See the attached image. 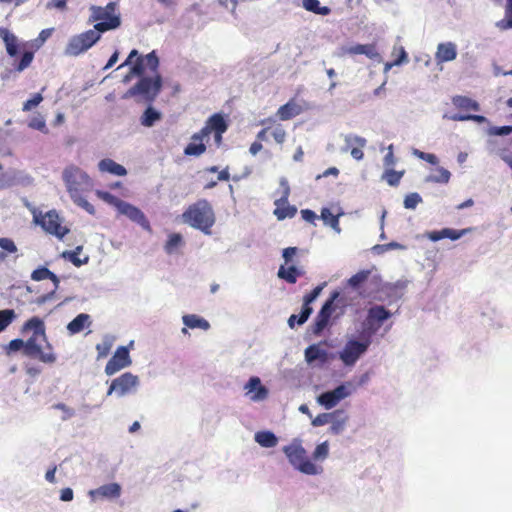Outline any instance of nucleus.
<instances>
[{
	"mask_svg": "<svg viewBox=\"0 0 512 512\" xmlns=\"http://www.w3.org/2000/svg\"><path fill=\"white\" fill-rule=\"evenodd\" d=\"M150 76H141L136 85L131 87L123 96V98H130L133 96H141L145 101H153L159 94L162 88V77L156 70L151 72Z\"/></svg>",
	"mask_w": 512,
	"mask_h": 512,
	"instance_id": "nucleus-5",
	"label": "nucleus"
},
{
	"mask_svg": "<svg viewBox=\"0 0 512 512\" xmlns=\"http://www.w3.org/2000/svg\"><path fill=\"white\" fill-rule=\"evenodd\" d=\"M43 101V97L40 93L35 94L31 99L27 100L23 104V111H30L34 107L38 106Z\"/></svg>",
	"mask_w": 512,
	"mask_h": 512,
	"instance_id": "nucleus-54",
	"label": "nucleus"
},
{
	"mask_svg": "<svg viewBox=\"0 0 512 512\" xmlns=\"http://www.w3.org/2000/svg\"><path fill=\"white\" fill-rule=\"evenodd\" d=\"M0 36L6 45V50L9 55L14 56L17 53L16 37L9 33L6 29H0Z\"/></svg>",
	"mask_w": 512,
	"mask_h": 512,
	"instance_id": "nucleus-39",
	"label": "nucleus"
},
{
	"mask_svg": "<svg viewBox=\"0 0 512 512\" xmlns=\"http://www.w3.org/2000/svg\"><path fill=\"white\" fill-rule=\"evenodd\" d=\"M330 454V444L328 441L321 442L317 444L311 454L310 460L315 463H319L322 465L326 459H328Z\"/></svg>",
	"mask_w": 512,
	"mask_h": 512,
	"instance_id": "nucleus-30",
	"label": "nucleus"
},
{
	"mask_svg": "<svg viewBox=\"0 0 512 512\" xmlns=\"http://www.w3.org/2000/svg\"><path fill=\"white\" fill-rule=\"evenodd\" d=\"M139 387V377L131 372H125L111 381L107 396L115 395L117 398H123L137 393Z\"/></svg>",
	"mask_w": 512,
	"mask_h": 512,
	"instance_id": "nucleus-7",
	"label": "nucleus"
},
{
	"mask_svg": "<svg viewBox=\"0 0 512 512\" xmlns=\"http://www.w3.org/2000/svg\"><path fill=\"white\" fill-rule=\"evenodd\" d=\"M272 136L278 144H282L286 139V131L281 125H277L272 131Z\"/></svg>",
	"mask_w": 512,
	"mask_h": 512,
	"instance_id": "nucleus-57",
	"label": "nucleus"
},
{
	"mask_svg": "<svg viewBox=\"0 0 512 512\" xmlns=\"http://www.w3.org/2000/svg\"><path fill=\"white\" fill-rule=\"evenodd\" d=\"M33 60V54L31 52H26L22 56L20 63L17 67L18 71H23L25 68H27Z\"/></svg>",
	"mask_w": 512,
	"mask_h": 512,
	"instance_id": "nucleus-61",
	"label": "nucleus"
},
{
	"mask_svg": "<svg viewBox=\"0 0 512 512\" xmlns=\"http://www.w3.org/2000/svg\"><path fill=\"white\" fill-rule=\"evenodd\" d=\"M326 357L327 352L321 349L318 345H310L305 349V360L309 364H312L317 360L324 362Z\"/></svg>",
	"mask_w": 512,
	"mask_h": 512,
	"instance_id": "nucleus-31",
	"label": "nucleus"
},
{
	"mask_svg": "<svg viewBox=\"0 0 512 512\" xmlns=\"http://www.w3.org/2000/svg\"><path fill=\"white\" fill-rule=\"evenodd\" d=\"M354 391L355 387L351 382H344L333 390H329L318 395L316 397V402L326 410H331L341 401L350 397Z\"/></svg>",
	"mask_w": 512,
	"mask_h": 512,
	"instance_id": "nucleus-9",
	"label": "nucleus"
},
{
	"mask_svg": "<svg viewBox=\"0 0 512 512\" xmlns=\"http://www.w3.org/2000/svg\"><path fill=\"white\" fill-rule=\"evenodd\" d=\"M289 465L297 472L306 476H318L324 472L323 465L312 462L303 446V440L295 437L282 447Z\"/></svg>",
	"mask_w": 512,
	"mask_h": 512,
	"instance_id": "nucleus-2",
	"label": "nucleus"
},
{
	"mask_svg": "<svg viewBox=\"0 0 512 512\" xmlns=\"http://www.w3.org/2000/svg\"><path fill=\"white\" fill-rule=\"evenodd\" d=\"M114 341L115 337L112 335L106 334L103 336L101 342L96 345L97 359L105 358L109 354Z\"/></svg>",
	"mask_w": 512,
	"mask_h": 512,
	"instance_id": "nucleus-34",
	"label": "nucleus"
},
{
	"mask_svg": "<svg viewBox=\"0 0 512 512\" xmlns=\"http://www.w3.org/2000/svg\"><path fill=\"white\" fill-rule=\"evenodd\" d=\"M339 304L344 306L345 302L340 298V293L338 291H335L332 293L331 297L324 303L316 317L315 324L313 327V332L315 334H319L327 326L330 317L332 316L335 308Z\"/></svg>",
	"mask_w": 512,
	"mask_h": 512,
	"instance_id": "nucleus-11",
	"label": "nucleus"
},
{
	"mask_svg": "<svg viewBox=\"0 0 512 512\" xmlns=\"http://www.w3.org/2000/svg\"><path fill=\"white\" fill-rule=\"evenodd\" d=\"M331 418V412L321 413L312 419L311 424L314 427L324 426L329 424Z\"/></svg>",
	"mask_w": 512,
	"mask_h": 512,
	"instance_id": "nucleus-55",
	"label": "nucleus"
},
{
	"mask_svg": "<svg viewBox=\"0 0 512 512\" xmlns=\"http://www.w3.org/2000/svg\"><path fill=\"white\" fill-rule=\"evenodd\" d=\"M121 208L118 211L119 214L126 216L131 221L139 224L144 230L151 231V226L146 218L145 214L136 206L125 202L121 204Z\"/></svg>",
	"mask_w": 512,
	"mask_h": 512,
	"instance_id": "nucleus-20",
	"label": "nucleus"
},
{
	"mask_svg": "<svg viewBox=\"0 0 512 512\" xmlns=\"http://www.w3.org/2000/svg\"><path fill=\"white\" fill-rule=\"evenodd\" d=\"M370 339L357 340L349 339L343 348L338 352V357L346 367H353L357 361L367 352L370 346Z\"/></svg>",
	"mask_w": 512,
	"mask_h": 512,
	"instance_id": "nucleus-8",
	"label": "nucleus"
},
{
	"mask_svg": "<svg viewBox=\"0 0 512 512\" xmlns=\"http://www.w3.org/2000/svg\"><path fill=\"white\" fill-rule=\"evenodd\" d=\"M304 274V270L301 268H298L294 265H291L289 267H285L284 265L280 266L278 270V277L281 279L286 280L288 283L294 284L297 281V278L299 276H302Z\"/></svg>",
	"mask_w": 512,
	"mask_h": 512,
	"instance_id": "nucleus-29",
	"label": "nucleus"
},
{
	"mask_svg": "<svg viewBox=\"0 0 512 512\" xmlns=\"http://www.w3.org/2000/svg\"><path fill=\"white\" fill-rule=\"evenodd\" d=\"M348 421L349 416L344 410L337 409L331 412L329 432L333 435L342 434L346 430Z\"/></svg>",
	"mask_w": 512,
	"mask_h": 512,
	"instance_id": "nucleus-21",
	"label": "nucleus"
},
{
	"mask_svg": "<svg viewBox=\"0 0 512 512\" xmlns=\"http://www.w3.org/2000/svg\"><path fill=\"white\" fill-rule=\"evenodd\" d=\"M300 107L290 101L288 103H286L285 105H282L278 111H277V116L281 119V120H289L297 115L300 114Z\"/></svg>",
	"mask_w": 512,
	"mask_h": 512,
	"instance_id": "nucleus-33",
	"label": "nucleus"
},
{
	"mask_svg": "<svg viewBox=\"0 0 512 512\" xmlns=\"http://www.w3.org/2000/svg\"><path fill=\"white\" fill-rule=\"evenodd\" d=\"M512 133V126H493L488 129V134L492 136H506Z\"/></svg>",
	"mask_w": 512,
	"mask_h": 512,
	"instance_id": "nucleus-53",
	"label": "nucleus"
},
{
	"mask_svg": "<svg viewBox=\"0 0 512 512\" xmlns=\"http://www.w3.org/2000/svg\"><path fill=\"white\" fill-rule=\"evenodd\" d=\"M159 67V59L155 53L152 51L148 53L145 57H138L133 66L130 69V72L124 77L123 82H129L134 76H143L146 71L156 72V69Z\"/></svg>",
	"mask_w": 512,
	"mask_h": 512,
	"instance_id": "nucleus-13",
	"label": "nucleus"
},
{
	"mask_svg": "<svg viewBox=\"0 0 512 512\" xmlns=\"http://www.w3.org/2000/svg\"><path fill=\"white\" fill-rule=\"evenodd\" d=\"M227 123L221 114L212 115L205 123V126L197 133L193 134L191 139L194 141H203L212 132H225Z\"/></svg>",
	"mask_w": 512,
	"mask_h": 512,
	"instance_id": "nucleus-16",
	"label": "nucleus"
},
{
	"mask_svg": "<svg viewBox=\"0 0 512 512\" xmlns=\"http://www.w3.org/2000/svg\"><path fill=\"white\" fill-rule=\"evenodd\" d=\"M181 218L183 223L208 236L212 234L211 229L216 221L213 207L205 199H200L189 205L182 213Z\"/></svg>",
	"mask_w": 512,
	"mask_h": 512,
	"instance_id": "nucleus-3",
	"label": "nucleus"
},
{
	"mask_svg": "<svg viewBox=\"0 0 512 512\" xmlns=\"http://www.w3.org/2000/svg\"><path fill=\"white\" fill-rule=\"evenodd\" d=\"M243 389L245 396L254 403L263 402L269 396L268 388L262 384L261 379L257 376L250 377Z\"/></svg>",
	"mask_w": 512,
	"mask_h": 512,
	"instance_id": "nucleus-15",
	"label": "nucleus"
},
{
	"mask_svg": "<svg viewBox=\"0 0 512 512\" xmlns=\"http://www.w3.org/2000/svg\"><path fill=\"white\" fill-rule=\"evenodd\" d=\"M296 212V207L290 206L287 203L276 206V209L274 210V215L277 217L278 220H284L286 218H292L296 214Z\"/></svg>",
	"mask_w": 512,
	"mask_h": 512,
	"instance_id": "nucleus-41",
	"label": "nucleus"
},
{
	"mask_svg": "<svg viewBox=\"0 0 512 512\" xmlns=\"http://www.w3.org/2000/svg\"><path fill=\"white\" fill-rule=\"evenodd\" d=\"M324 286H325V283L317 286L316 288H314V290L310 294H308L304 297V303H303V306H302V309L300 312V319L298 320V325H302L307 321V319L309 318V316L311 315V313L313 311L310 304L318 298V296L321 294V291L323 290Z\"/></svg>",
	"mask_w": 512,
	"mask_h": 512,
	"instance_id": "nucleus-23",
	"label": "nucleus"
},
{
	"mask_svg": "<svg viewBox=\"0 0 512 512\" xmlns=\"http://www.w3.org/2000/svg\"><path fill=\"white\" fill-rule=\"evenodd\" d=\"M161 119V113L153 107H148L141 116L140 122L145 127H152Z\"/></svg>",
	"mask_w": 512,
	"mask_h": 512,
	"instance_id": "nucleus-36",
	"label": "nucleus"
},
{
	"mask_svg": "<svg viewBox=\"0 0 512 512\" xmlns=\"http://www.w3.org/2000/svg\"><path fill=\"white\" fill-rule=\"evenodd\" d=\"M96 194H97V196H98L100 199H102V200H103V201H105L106 203H108V204H110V205L114 206V207L117 209V211H119V210H120V208H121V206H122L121 204H123V203H124V201H123V200L119 199L118 197H116V196L112 195V194H111V193H109V192H105V191H100V190H98V191L96 192Z\"/></svg>",
	"mask_w": 512,
	"mask_h": 512,
	"instance_id": "nucleus-45",
	"label": "nucleus"
},
{
	"mask_svg": "<svg viewBox=\"0 0 512 512\" xmlns=\"http://www.w3.org/2000/svg\"><path fill=\"white\" fill-rule=\"evenodd\" d=\"M29 127L47 133L46 121L43 116L36 115L29 121Z\"/></svg>",
	"mask_w": 512,
	"mask_h": 512,
	"instance_id": "nucleus-48",
	"label": "nucleus"
},
{
	"mask_svg": "<svg viewBox=\"0 0 512 512\" xmlns=\"http://www.w3.org/2000/svg\"><path fill=\"white\" fill-rule=\"evenodd\" d=\"M8 352H17L20 349H23V352L25 351V343L22 339H14L9 342L7 346Z\"/></svg>",
	"mask_w": 512,
	"mask_h": 512,
	"instance_id": "nucleus-60",
	"label": "nucleus"
},
{
	"mask_svg": "<svg viewBox=\"0 0 512 512\" xmlns=\"http://www.w3.org/2000/svg\"><path fill=\"white\" fill-rule=\"evenodd\" d=\"M91 324L90 315L86 313H81L77 315L71 322L67 325V330L71 335L80 333L85 327H88Z\"/></svg>",
	"mask_w": 512,
	"mask_h": 512,
	"instance_id": "nucleus-27",
	"label": "nucleus"
},
{
	"mask_svg": "<svg viewBox=\"0 0 512 512\" xmlns=\"http://www.w3.org/2000/svg\"><path fill=\"white\" fill-rule=\"evenodd\" d=\"M496 27L501 29V30L511 29L512 28V18L511 17H507L505 15L504 19L496 22Z\"/></svg>",
	"mask_w": 512,
	"mask_h": 512,
	"instance_id": "nucleus-64",
	"label": "nucleus"
},
{
	"mask_svg": "<svg viewBox=\"0 0 512 512\" xmlns=\"http://www.w3.org/2000/svg\"><path fill=\"white\" fill-rule=\"evenodd\" d=\"M369 273L370 272L366 270L356 273L355 275L348 279V285H350L353 288L358 287L368 278Z\"/></svg>",
	"mask_w": 512,
	"mask_h": 512,
	"instance_id": "nucleus-47",
	"label": "nucleus"
},
{
	"mask_svg": "<svg viewBox=\"0 0 512 512\" xmlns=\"http://www.w3.org/2000/svg\"><path fill=\"white\" fill-rule=\"evenodd\" d=\"M254 441L263 448H274L278 445V437L269 430L258 431L254 434Z\"/></svg>",
	"mask_w": 512,
	"mask_h": 512,
	"instance_id": "nucleus-25",
	"label": "nucleus"
},
{
	"mask_svg": "<svg viewBox=\"0 0 512 512\" xmlns=\"http://www.w3.org/2000/svg\"><path fill=\"white\" fill-rule=\"evenodd\" d=\"M121 486L120 484L113 482L104 484L96 489H92L88 492V495L91 497L92 501L97 500H114L120 497L121 495Z\"/></svg>",
	"mask_w": 512,
	"mask_h": 512,
	"instance_id": "nucleus-19",
	"label": "nucleus"
},
{
	"mask_svg": "<svg viewBox=\"0 0 512 512\" xmlns=\"http://www.w3.org/2000/svg\"><path fill=\"white\" fill-rule=\"evenodd\" d=\"M90 11L89 20L97 22L93 30L97 31L100 35L103 32L118 28L121 24L120 16L116 14L115 3H108L105 7L92 6Z\"/></svg>",
	"mask_w": 512,
	"mask_h": 512,
	"instance_id": "nucleus-4",
	"label": "nucleus"
},
{
	"mask_svg": "<svg viewBox=\"0 0 512 512\" xmlns=\"http://www.w3.org/2000/svg\"><path fill=\"white\" fill-rule=\"evenodd\" d=\"M397 51L400 52V57L396 58L393 62H386L384 64L383 72L385 74H387L394 66H401L408 63L409 59L405 48L401 45H394L391 51V56H394Z\"/></svg>",
	"mask_w": 512,
	"mask_h": 512,
	"instance_id": "nucleus-28",
	"label": "nucleus"
},
{
	"mask_svg": "<svg viewBox=\"0 0 512 512\" xmlns=\"http://www.w3.org/2000/svg\"><path fill=\"white\" fill-rule=\"evenodd\" d=\"M132 364V359L129 354V347H117L113 356L105 366V374L112 376L122 369H125Z\"/></svg>",
	"mask_w": 512,
	"mask_h": 512,
	"instance_id": "nucleus-14",
	"label": "nucleus"
},
{
	"mask_svg": "<svg viewBox=\"0 0 512 512\" xmlns=\"http://www.w3.org/2000/svg\"><path fill=\"white\" fill-rule=\"evenodd\" d=\"M437 174H430L425 177L424 181L426 183H441L447 184L450 181L451 173L444 167H437L435 169Z\"/></svg>",
	"mask_w": 512,
	"mask_h": 512,
	"instance_id": "nucleus-35",
	"label": "nucleus"
},
{
	"mask_svg": "<svg viewBox=\"0 0 512 512\" xmlns=\"http://www.w3.org/2000/svg\"><path fill=\"white\" fill-rule=\"evenodd\" d=\"M470 231H471V228H466V229H462V230H455V229L448 228V239H451L453 241L458 240Z\"/></svg>",
	"mask_w": 512,
	"mask_h": 512,
	"instance_id": "nucleus-59",
	"label": "nucleus"
},
{
	"mask_svg": "<svg viewBox=\"0 0 512 512\" xmlns=\"http://www.w3.org/2000/svg\"><path fill=\"white\" fill-rule=\"evenodd\" d=\"M403 175L404 171H395L392 168H387L382 179H384L390 186H396L399 184Z\"/></svg>",
	"mask_w": 512,
	"mask_h": 512,
	"instance_id": "nucleus-44",
	"label": "nucleus"
},
{
	"mask_svg": "<svg viewBox=\"0 0 512 512\" xmlns=\"http://www.w3.org/2000/svg\"><path fill=\"white\" fill-rule=\"evenodd\" d=\"M189 143L185 149L184 154L187 156H200L206 151V146L202 141H194Z\"/></svg>",
	"mask_w": 512,
	"mask_h": 512,
	"instance_id": "nucleus-43",
	"label": "nucleus"
},
{
	"mask_svg": "<svg viewBox=\"0 0 512 512\" xmlns=\"http://www.w3.org/2000/svg\"><path fill=\"white\" fill-rule=\"evenodd\" d=\"M52 275V272L46 267H39L34 270L31 274V279L34 281H42L48 279Z\"/></svg>",
	"mask_w": 512,
	"mask_h": 512,
	"instance_id": "nucleus-52",
	"label": "nucleus"
},
{
	"mask_svg": "<svg viewBox=\"0 0 512 512\" xmlns=\"http://www.w3.org/2000/svg\"><path fill=\"white\" fill-rule=\"evenodd\" d=\"M339 55H365L369 59L382 61L380 53L377 51L374 44H355L351 46H342L339 49Z\"/></svg>",
	"mask_w": 512,
	"mask_h": 512,
	"instance_id": "nucleus-18",
	"label": "nucleus"
},
{
	"mask_svg": "<svg viewBox=\"0 0 512 512\" xmlns=\"http://www.w3.org/2000/svg\"><path fill=\"white\" fill-rule=\"evenodd\" d=\"M81 251L82 246H77L73 251H64L62 253V257L72 262L75 266L80 267L83 264H86L89 260L88 257H85L84 259L79 258L78 255Z\"/></svg>",
	"mask_w": 512,
	"mask_h": 512,
	"instance_id": "nucleus-40",
	"label": "nucleus"
},
{
	"mask_svg": "<svg viewBox=\"0 0 512 512\" xmlns=\"http://www.w3.org/2000/svg\"><path fill=\"white\" fill-rule=\"evenodd\" d=\"M297 251L298 249L296 247H288L283 250L282 257L285 260V264H288L293 259Z\"/></svg>",
	"mask_w": 512,
	"mask_h": 512,
	"instance_id": "nucleus-63",
	"label": "nucleus"
},
{
	"mask_svg": "<svg viewBox=\"0 0 512 512\" xmlns=\"http://www.w3.org/2000/svg\"><path fill=\"white\" fill-rule=\"evenodd\" d=\"M0 249H2L4 253L13 254L18 251L16 244L10 238L2 237L0 238Z\"/></svg>",
	"mask_w": 512,
	"mask_h": 512,
	"instance_id": "nucleus-50",
	"label": "nucleus"
},
{
	"mask_svg": "<svg viewBox=\"0 0 512 512\" xmlns=\"http://www.w3.org/2000/svg\"><path fill=\"white\" fill-rule=\"evenodd\" d=\"M457 57V45L453 42H443L437 45L435 59L438 64L450 62Z\"/></svg>",
	"mask_w": 512,
	"mask_h": 512,
	"instance_id": "nucleus-22",
	"label": "nucleus"
},
{
	"mask_svg": "<svg viewBox=\"0 0 512 512\" xmlns=\"http://www.w3.org/2000/svg\"><path fill=\"white\" fill-rule=\"evenodd\" d=\"M344 141H345V147L342 148L343 152H347L352 147L366 146V143H367L365 138L358 136V135H354V134L344 135Z\"/></svg>",
	"mask_w": 512,
	"mask_h": 512,
	"instance_id": "nucleus-42",
	"label": "nucleus"
},
{
	"mask_svg": "<svg viewBox=\"0 0 512 512\" xmlns=\"http://www.w3.org/2000/svg\"><path fill=\"white\" fill-rule=\"evenodd\" d=\"M396 163V158L394 156V152H393V145H389L387 147V154L385 155L384 159H383V164L384 166L387 168H392V166H394Z\"/></svg>",
	"mask_w": 512,
	"mask_h": 512,
	"instance_id": "nucleus-56",
	"label": "nucleus"
},
{
	"mask_svg": "<svg viewBox=\"0 0 512 512\" xmlns=\"http://www.w3.org/2000/svg\"><path fill=\"white\" fill-rule=\"evenodd\" d=\"M24 343L25 356L37 358L41 362L48 364L56 361V355L53 352L52 345L47 341L46 333H44V336L33 333Z\"/></svg>",
	"mask_w": 512,
	"mask_h": 512,
	"instance_id": "nucleus-6",
	"label": "nucleus"
},
{
	"mask_svg": "<svg viewBox=\"0 0 512 512\" xmlns=\"http://www.w3.org/2000/svg\"><path fill=\"white\" fill-rule=\"evenodd\" d=\"M452 103L455 107L462 110L479 111L480 105L477 101L466 96H455L452 98Z\"/></svg>",
	"mask_w": 512,
	"mask_h": 512,
	"instance_id": "nucleus-32",
	"label": "nucleus"
},
{
	"mask_svg": "<svg viewBox=\"0 0 512 512\" xmlns=\"http://www.w3.org/2000/svg\"><path fill=\"white\" fill-rule=\"evenodd\" d=\"M280 188H281V197L275 201V205L279 206L280 204H287L288 197L290 194L289 183L286 178L282 177L280 179Z\"/></svg>",
	"mask_w": 512,
	"mask_h": 512,
	"instance_id": "nucleus-46",
	"label": "nucleus"
},
{
	"mask_svg": "<svg viewBox=\"0 0 512 512\" xmlns=\"http://www.w3.org/2000/svg\"><path fill=\"white\" fill-rule=\"evenodd\" d=\"M391 317V312L382 305H374L368 309L366 325L371 333H375L380 326Z\"/></svg>",
	"mask_w": 512,
	"mask_h": 512,
	"instance_id": "nucleus-17",
	"label": "nucleus"
},
{
	"mask_svg": "<svg viewBox=\"0 0 512 512\" xmlns=\"http://www.w3.org/2000/svg\"><path fill=\"white\" fill-rule=\"evenodd\" d=\"M98 169L102 173H109L115 176L127 175L126 168L123 165L116 163L114 160L110 158L102 159L98 163Z\"/></svg>",
	"mask_w": 512,
	"mask_h": 512,
	"instance_id": "nucleus-24",
	"label": "nucleus"
},
{
	"mask_svg": "<svg viewBox=\"0 0 512 512\" xmlns=\"http://www.w3.org/2000/svg\"><path fill=\"white\" fill-rule=\"evenodd\" d=\"M22 331L23 332L32 331L33 333H35L37 335L44 336V333H45L44 322L38 317H33V318L29 319L24 324Z\"/></svg>",
	"mask_w": 512,
	"mask_h": 512,
	"instance_id": "nucleus-38",
	"label": "nucleus"
},
{
	"mask_svg": "<svg viewBox=\"0 0 512 512\" xmlns=\"http://www.w3.org/2000/svg\"><path fill=\"white\" fill-rule=\"evenodd\" d=\"M34 220L46 232L55 235L60 239L63 238L69 231L65 226L62 225V221L59 215L53 210L48 211L44 215H34Z\"/></svg>",
	"mask_w": 512,
	"mask_h": 512,
	"instance_id": "nucleus-12",
	"label": "nucleus"
},
{
	"mask_svg": "<svg viewBox=\"0 0 512 512\" xmlns=\"http://www.w3.org/2000/svg\"><path fill=\"white\" fill-rule=\"evenodd\" d=\"M15 317L13 310L6 309L0 311V329L4 330L12 322Z\"/></svg>",
	"mask_w": 512,
	"mask_h": 512,
	"instance_id": "nucleus-49",
	"label": "nucleus"
},
{
	"mask_svg": "<svg viewBox=\"0 0 512 512\" xmlns=\"http://www.w3.org/2000/svg\"><path fill=\"white\" fill-rule=\"evenodd\" d=\"M422 202V198L418 193H410L404 199V207L406 209H415Z\"/></svg>",
	"mask_w": 512,
	"mask_h": 512,
	"instance_id": "nucleus-51",
	"label": "nucleus"
},
{
	"mask_svg": "<svg viewBox=\"0 0 512 512\" xmlns=\"http://www.w3.org/2000/svg\"><path fill=\"white\" fill-rule=\"evenodd\" d=\"M183 245V237L179 233H171L164 245V250L167 254H174L179 247Z\"/></svg>",
	"mask_w": 512,
	"mask_h": 512,
	"instance_id": "nucleus-37",
	"label": "nucleus"
},
{
	"mask_svg": "<svg viewBox=\"0 0 512 512\" xmlns=\"http://www.w3.org/2000/svg\"><path fill=\"white\" fill-rule=\"evenodd\" d=\"M184 326L190 329H201L207 331L210 329V323L203 317L197 314H185L182 316Z\"/></svg>",
	"mask_w": 512,
	"mask_h": 512,
	"instance_id": "nucleus-26",
	"label": "nucleus"
},
{
	"mask_svg": "<svg viewBox=\"0 0 512 512\" xmlns=\"http://www.w3.org/2000/svg\"><path fill=\"white\" fill-rule=\"evenodd\" d=\"M138 57H141V56L139 55L138 51H137V50H135V49H134V50H132V51L129 53V55H128L127 59L124 61V63H122V64L118 67V69H120V68H122V67H124V66H129V65H131V67H132V66H133V64L135 63V61L138 59Z\"/></svg>",
	"mask_w": 512,
	"mask_h": 512,
	"instance_id": "nucleus-62",
	"label": "nucleus"
},
{
	"mask_svg": "<svg viewBox=\"0 0 512 512\" xmlns=\"http://www.w3.org/2000/svg\"><path fill=\"white\" fill-rule=\"evenodd\" d=\"M62 180L71 200L93 215L95 208L84 197L94 187V181L88 173L75 164H69L62 171Z\"/></svg>",
	"mask_w": 512,
	"mask_h": 512,
	"instance_id": "nucleus-1",
	"label": "nucleus"
},
{
	"mask_svg": "<svg viewBox=\"0 0 512 512\" xmlns=\"http://www.w3.org/2000/svg\"><path fill=\"white\" fill-rule=\"evenodd\" d=\"M99 39L100 34L93 29L72 36L65 47L64 53L67 56H78L90 49Z\"/></svg>",
	"mask_w": 512,
	"mask_h": 512,
	"instance_id": "nucleus-10",
	"label": "nucleus"
},
{
	"mask_svg": "<svg viewBox=\"0 0 512 512\" xmlns=\"http://www.w3.org/2000/svg\"><path fill=\"white\" fill-rule=\"evenodd\" d=\"M54 408L63 412L62 420H68L75 415V411L63 403L54 405Z\"/></svg>",
	"mask_w": 512,
	"mask_h": 512,
	"instance_id": "nucleus-58",
	"label": "nucleus"
}]
</instances>
